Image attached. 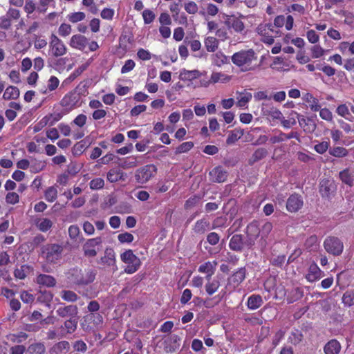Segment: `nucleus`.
<instances>
[{
  "instance_id": "nucleus-1",
  "label": "nucleus",
  "mask_w": 354,
  "mask_h": 354,
  "mask_svg": "<svg viewBox=\"0 0 354 354\" xmlns=\"http://www.w3.org/2000/svg\"><path fill=\"white\" fill-rule=\"evenodd\" d=\"M257 59V55L254 50H241L235 53L232 56V62L243 72L254 71L256 64H254Z\"/></svg>"
},
{
  "instance_id": "nucleus-2",
  "label": "nucleus",
  "mask_w": 354,
  "mask_h": 354,
  "mask_svg": "<svg viewBox=\"0 0 354 354\" xmlns=\"http://www.w3.org/2000/svg\"><path fill=\"white\" fill-rule=\"evenodd\" d=\"M96 276V272L92 269L84 270L79 268H73L67 273L68 279L77 285H87L92 283Z\"/></svg>"
},
{
  "instance_id": "nucleus-3",
  "label": "nucleus",
  "mask_w": 354,
  "mask_h": 354,
  "mask_svg": "<svg viewBox=\"0 0 354 354\" xmlns=\"http://www.w3.org/2000/svg\"><path fill=\"white\" fill-rule=\"evenodd\" d=\"M41 256L48 264H57L60 262L64 248L62 245L50 243L42 246Z\"/></svg>"
},
{
  "instance_id": "nucleus-4",
  "label": "nucleus",
  "mask_w": 354,
  "mask_h": 354,
  "mask_svg": "<svg viewBox=\"0 0 354 354\" xmlns=\"http://www.w3.org/2000/svg\"><path fill=\"white\" fill-rule=\"evenodd\" d=\"M68 48L64 42L55 34L50 35L48 53L54 57H59L67 53Z\"/></svg>"
},
{
  "instance_id": "nucleus-5",
  "label": "nucleus",
  "mask_w": 354,
  "mask_h": 354,
  "mask_svg": "<svg viewBox=\"0 0 354 354\" xmlns=\"http://www.w3.org/2000/svg\"><path fill=\"white\" fill-rule=\"evenodd\" d=\"M121 261L127 264L124 272L127 274L136 272L140 267L141 261L131 250H127L120 254Z\"/></svg>"
},
{
  "instance_id": "nucleus-6",
  "label": "nucleus",
  "mask_w": 354,
  "mask_h": 354,
  "mask_svg": "<svg viewBox=\"0 0 354 354\" xmlns=\"http://www.w3.org/2000/svg\"><path fill=\"white\" fill-rule=\"evenodd\" d=\"M157 173V167L149 164L138 169L135 172V179L138 184H145L153 178Z\"/></svg>"
},
{
  "instance_id": "nucleus-7",
  "label": "nucleus",
  "mask_w": 354,
  "mask_h": 354,
  "mask_svg": "<svg viewBox=\"0 0 354 354\" xmlns=\"http://www.w3.org/2000/svg\"><path fill=\"white\" fill-rule=\"evenodd\" d=\"M257 33L261 37V40L267 44L274 43L273 34H278L279 31L274 29L271 24H261L256 28Z\"/></svg>"
},
{
  "instance_id": "nucleus-8",
  "label": "nucleus",
  "mask_w": 354,
  "mask_h": 354,
  "mask_svg": "<svg viewBox=\"0 0 354 354\" xmlns=\"http://www.w3.org/2000/svg\"><path fill=\"white\" fill-rule=\"evenodd\" d=\"M97 263L104 268L110 269L113 272L117 271L115 252L113 249L111 248H106L104 255L97 261Z\"/></svg>"
},
{
  "instance_id": "nucleus-9",
  "label": "nucleus",
  "mask_w": 354,
  "mask_h": 354,
  "mask_svg": "<svg viewBox=\"0 0 354 354\" xmlns=\"http://www.w3.org/2000/svg\"><path fill=\"white\" fill-rule=\"evenodd\" d=\"M102 243L101 237L88 239L83 245L84 254L88 257H94L100 250Z\"/></svg>"
},
{
  "instance_id": "nucleus-10",
  "label": "nucleus",
  "mask_w": 354,
  "mask_h": 354,
  "mask_svg": "<svg viewBox=\"0 0 354 354\" xmlns=\"http://www.w3.org/2000/svg\"><path fill=\"white\" fill-rule=\"evenodd\" d=\"M325 250L333 255H339L344 248L342 242L336 237L330 236L324 243Z\"/></svg>"
},
{
  "instance_id": "nucleus-11",
  "label": "nucleus",
  "mask_w": 354,
  "mask_h": 354,
  "mask_svg": "<svg viewBox=\"0 0 354 354\" xmlns=\"http://www.w3.org/2000/svg\"><path fill=\"white\" fill-rule=\"evenodd\" d=\"M80 98L76 92H70L62 99L60 104L66 112H69L79 106Z\"/></svg>"
},
{
  "instance_id": "nucleus-12",
  "label": "nucleus",
  "mask_w": 354,
  "mask_h": 354,
  "mask_svg": "<svg viewBox=\"0 0 354 354\" xmlns=\"http://www.w3.org/2000/svg\"><path fill=\"white\" fill-rule=\"evenodd\" d=\"M259 236H261V234L258 223L253 221L247 227V240L245 241V245L248 248H251L255 245V241Z\"/></svg>"
},
{
  "instance_id": "nucleus-13",
  "label": "nucleus",
  "mask_w": 354,
  "mask_h": 354,
  "mask_svg": "<svg viewBox=\"0 0 354 354\" xmlns=\"http://www.w3.org/2000/svg\"><path fill=\"white\" fill-rule=\"evenodd\" d=\"M224 24L228 28H232L237 33H242L245 30V24L240 17L235 15H225Z\"/></svg>"
},
{
  "instance_id": "nucleus-14",
  "label": "nucleus",
  "mask_w": 354,
  "mask_h": 354,
  "mask_svg": "<svg viewBox=\"0 0 354 354\" xmlns=\"http://www.w3.org/2000/svg\"><path fill=\"white\" fill-rule=\"evenodd\" d=\"M303 203V200L301 196L292 194L287 200V210L290 212H296L301 208Z\"/></svg>"
},
{
  "instance_id": "nucleus-15",
  "label": "nucleus",
  "mask_w": 354,
  "mask_h": 354,
  "mask_svg": "<svg viewBox=\"0 0 354 354\" xmlns=\"http://www.w3.org/2000/svg\"><path fill=\"white\" fill-rule=\"evenodd\" d=\"M87 44V38L85 36L80 34L73 35L69 41V45L71 48L82 51L85 49Z\"/></svg>"
},
{
  "instance_id": "nucleus-16",
  "label": "nucleus",
  "mask_w": 354,
  "mask_h": 354,
  "mask_svg": "<svg viewBox=\"0 0 354 354\" xmlns=\"http://www.w3.org/2000/svg\"><path fill=\"white\" fill-rule=\"evenodd\" d=\"M127 178V174L118 167L111 169L106 174V179L110 183L124 181Z\"/></svg>"
},
{
  "instance_id": "nucleus-17",
  "label": "nucleus",
  "mask_w": 354,
  "mask_h": 354,
  "mask_svg": "<svg viewBox=\"0 0 354 354\" xmlns=\"http://www.w3.org/2000/svg\"><path fill=\"white\" fill-rule=\"evenodd\" d=\"M218 263L216 261H207L198 267V272L206 274V279L209 280L214 274Z\"/></svg>"
},
{
  "instance_id": "nucleus-18",
  "label": "nucleus",
  "mask_w": 354,
  "mask_h": 354,
  "mask_svg": "<svg viewBox=\"0 0 354 354\" xmlns=\"http://www.w3.org/2000/svg\"><path fill=\"white\" fill-rule=\"evenodd\" d=\"M322 272L318 266L313 263L310 265L308 273L306 274V279L309 282H314L322 277Z\"/></svg>"
},
{
  "instance_id": "nucleus-19",
  "label": "nucleus",
  "mask_w": 354,
  "mask_h": 354,
  "mask_svg": "<svg viewBox=\"0 0 354 354\" xmlns=\"http://www.w3.org/2000/svg\"><path fill=\"white\" fill-rule=\"evenodd\" d=\"M180 339L177 335L169 336L165 341L166 346L165 349L167 352H174L179 348Z\"/></svg>"
},
{
  "instance_id": "nucleus-20",
  "label": "nucleus",
  "mask_w": 354,
  "mask_h": 354,
  "mask_svg": "<svg viewBox=\"0 0 354 354\" xmlns=\"http://www.w3.org/2000/svg\"><path fill=\"white\" fill-rule=\"evenodd\" d=\"M335 190L334 183L328 179H324L320 183V193L323 196L328 197Z\"/></svg>"
},
{
  "instance_id": "nucleus-21",
  "label": "nucleus",
  "mask_w": 354,
  "mask_h": 354,
  "mask_svg": "<svg viewBox=\"0 0 354 354\" xmlns=\"http://www.w3.org/2000/svg\"><path fill=\"white\" fill-rule=\"evenodd\" d=\"M209 175L211 180L216 183H223L227 178V172L220 167L213 169Z\"/></svg>"
},
{
  "instance_id": "nucleus-22",
  "label": "nucleus",
  "mask_w": 354,
  "mask_h": 354,
  "mask_svg": "<svg viewBox=\"0 0 354 354\" xmlns=\"http://www.w3.org/2000/svg\"><path fill=\"white\" fill-rule=\"evenodd\" d=\"M57 313L62 317H75L77 315V307L75 305L60 307L57 310Z\"/></svg>"
},
{
  "instance_id": "nucleus-23",
  "label": "nucleus",
  "mask_w": 354,
  "mask_h": 354,
  "mask_svg": "<svg viewBox=\"0 0 354 354\" xmlns=\"http://www.w3.org/2000/svg\"><path fill=\"white\" fill-rule=\"evenodd\" d=\"M272 230V224L270 222H266L263 224V225L261 227V230H260V234H261V239L258 242L259 247L262 249L266 245V239L268 236V234L270 233V232Z\"/></svg>"
},
{
  "instance_id": "nucleus-24",
  "label": "nucleus",
  "mask_w": 354,
  "mask_h": 354,
  "mask_svg": "<svg viewBox=\"0 0 354 354\" xmlns=\"http://www.w3.org/2000/svg\"><path fill=\"white\" fill-rule=\"evenodd\" d=\"M244 245H245V242H243L242 235L241 234L232 236L229 243L230 248L236 252H241Z\"/></svg>"
},
{
  "instance_id": "nucleus-25",
  "label": "nucleus",
  "mask_w": 354,
  "mask_h": 354,
  "mask_svg": "<svg viewBox=\"0 0 354 354\" xmlns=\"http://www.w3.org/2000/svg\"><path fill=\"white\" fill-rule=\"evenodd\" d=\"M201 75V73L198 70L188 71L183 68L180 71L179 77L183 81H192Z\"/></svg>"
},
{
  "instance_id": "nucleus-26",
  "label": "nucleus",
  "mask_w": 354,
  "mask_h": 354,
  "mask_svg": "<svg viewBox=\"0 0 354 354\" xmlns=\"http://www.w3.org/2000/svg\"><path fill=\"white\" fill-rule=\"evenodd\" d=\"M341 350V345L336 339L329 341L324 346L325 354H339Z\"/></svg>"
},
{
  "instance_id": "nucleus-27",
  "label": "nucleus",
  "mask_w": 354,
  "mask_h": 354,
  "mask_svg": "<svg viewBox=\"0 0 354 354\" xmlns=\"http://www.w3.org/2000/svg\"><path fill=\"white\" fill-rule=\"evenodd\" d=\"M37 283L47 287H53L56 284V280L53 276L41 274L37 277Z\"/></svg>"
},
{
  "instance_id": "nucleus-28",
  "label": "nucleus",
  "mask_w": 354,
  "mask_h": 354,
  "mask_svg": "<svg viewBox=\"0 0 354 354\" xmlns=\"http://www.w3.org/2000/svg\"><path fill=\"white\" fill-rule=\"evenodd\" d=\"M304 100L308 103L309 107L313 111H318L321 106L319 100L315 97L312 94L307 93L303 97Z\"/></svg>"
},
{
  "instance_id": "nucleus-29",
  "label": "nucleus",
  "mask_w": 354,
  "mask_h": 354,
  "mask_svg": "<svg viewBox=\"0 0 354 354\" xmlns=\"http://www.w3.org/2000/svg\"><path fill=\"white\" fill-rule=\"evenodd\" d=\"M252 97V93L246 91L236 92L237 106L240 107L245 106L251 100Z\"/></svg>"
},
{
  "instance_id": "nucleus-30",
  "label": "nucleus",
  "mask_w": 354,
  "mask_h": 354,
  "mask_svg": "<svg viewBox=\"0 0 354 354\" xmlns=\"http://www.w3.org/2000/svg\"><path fill=\"white\" fill-rule=\"evenodd\" d=\"M263 304L262 297L259 295H252L248 299V307L250 310L259 308Z\"/></svg>"
},
{
  "instance_id": "nucleus-31",
  "label": "nucleus",
  "mask_w": 354,
  "mask_h": 354,
  "mask_svg": "<svg viewBox=\"0 0 354 354\" xmlns=\"http://www.w3.org/2000/svg\"><path fill=\"white\" fill-rule=\"evenodd\" d=\"M339 176L342 183L351 187L353 185V171L348 169H345L340 171Z\"/></svg>"
},
{
  "instance_id": "nucleus-32",
  "label": "nucleus",
  "mask_w": 354,
  "mask_h": 354,
  "mask_svg": "<svg viewBox=\"0 0 354 354\" xmlns=\"http://www.w3.org/2000/svg\"><path fill=\"white\" fill-rule=\"evenodd\" d=\"M243 134L244 131L241 129H236L233 131H231L228 134L226 143L227 145H232L235 143L243 136Z\"/></svg>"
},
{
  "instance_id": "nucleus-33",
  "label": "nucleus",
  "mask_w": 354,
  "mask_h": 354,
  "mask_svg": "<svg viewBox=\"0 0 354 354\" xmlns=\"http://www.w3.org/2000/svg\"><path fill=\"white\" fill-rule=\"evenodd\" d=\"M231 80V77L223 73H218V72H214L212 73L211 75V78L209 82L211 83H226L229 82Z\"/></svg>"
},
{
  "instance_id": "nucleus-34",
  "label": "nucleus",
  "mask_w": 354,
  "mask_h": 354,
  "mask_svg": "<svg viewBox=\"0 0 354 354\" xmlns=\"http://www.w3.org/2000/svg\"><path fill=\"white\" fill-rule=\"evenodd\" d=\"M19 90L16 86H10L5 90L3 97L6 100H14L19 96Z\"/></svg>"
},
{
  "instance_id": "nucleus-35",
  "label": "nucleus",
  "mask_w": 354,
  "mask_h": 354,
  "mask_svg": "<svg viewBox=\"0 0 354 354\" xmlns=\"http://www.w3.org/2000/svg\"><path fill=\"white\" fill-rule=\"evenodd\" d=\"M52 221L47 218H39L36 221V226L41 232H46L52 227Z\"/></svg>"
},
{
  "instance_id": "nucleus-36",
  "label": "nucleus",
  "mask_w": 354,
  "mask_h": 354,
  "mask_svg": "<svg viewBox=\"0 0 354 354\" xmlns=\"http://www.w3.org/2000/svg\"><path fill=\"white\" fill-rule=\"evenodd\" d=\"M46 164L44 161L32 159L30 161V171H31V172L35 173V174L38 173V172L44 170V168L46 167Z\"/></svg>"
},
{
  "instance_id": "nucleus-37",
  "label": "nucleus",
  "mask_w": 354,
  "mask_h": 354,
  "mask_svg": "<svg viewBox=\"0 0 354 354\" xmlns=\"http://www.w3.org/2000/svg\"><path fill=\"white\" fill-rule=\"evenodd\" d=\"M62 299L67 302H75L77 300V295L72 290H64L60 292Z\"/></svg>"
},
{
  "instance_id": "nucleus-38",
  "label": "nucleus",
  "mask_w": 354,
  "mask_h": 354,
  "mask_svg": "<svg viewBox=\"0 0 354 354\" xmlns=\"http://www.w3.org/2000/svg\"><path fill=\"white\" fill-rule=\"evenodd\" d=\"M219 287L220 282L218 280L210 281L209 279L205 284V290L209 295H212L218 290Z\"/></svg>"
},
{
  "instance_id": "nucleus-39",
  "label": "nucleus",
  "mask_w": 354,
  "mask_h": 354,
  "mask_svg": "<svg viewBox=\"0 0 354 354\" xmlns=\"http://www.w3.org/2000/svg\"><path fill=\"white\" fill-rule=\"evenodd\" d=\"M205 46L208 52H214L218 48V41L214 37H207L205 40Z\"/></svg>"
},
{
  "instance_id": "nucleus-40",
  "label": "nucleus",
  "mask_w": 354,
  "mask_h": 354,
  "mask_svg": "<svg viewBox=\"0 0 354 354\" xmlns=\"http://www.w3.org/2000/svg\"><path fill=\"white\" fill-rule=\"evenodd\" d=\"M69 348H70L69 343L66 341H62V342H60L57 343V344H55L52 348V351L53 353H55V354H59V353H65L69 350Z\"/></svg>"
},
{
  "instance_id": "nucleus-41",
  "label": "nucleus",
  "mask_w": 354,
  "mask_h": 354,
  "mask_svg": "<svg viewBox=\"0 0 354 354\" xmlns=\"http://www.w3.org/2000/svg\"><path fill=\"white\" fill-rule=\"evenodd\" d=\"M209 229V223L205 219L198 221L194 225V232L198 234H203Z\"/></svg>"
},
{
  "instance_id": "nucleus-42",
  "label": "nucleus",
  "mask_w": 354,
  "mask_h": 354,
  "mask_svg": "<svg viewBox=\"0 0 354 354\" xmlns=\"http://www.w3.org/2000/svg\"><path fill=\"white\" fill-rule=\"evenodd\" d=\"M329 153L336 158H344L348 156V150L342 147H335L329 149Z\"/></svg>"
},
{
  "instance_id": "nucleus-43",
  "label": "nucleus",
  "mask_w": 354,
  "mask_h": 354,
  "mask_svg": "<svg viewBox=\"0 0 354 354\" xmlns=\"http://www.w3.org/2000/svg\"><path fill=\"white\" fill-rule=\"evenodd\" d=\"M59 84V80L55 76H51L48 80L47 88L42 91L43 93H47L48 91H53L55 90Z\"/></svg>"
},
{
  "instance_id": "nucleus-44",
  "label": "nucleus",
  "mask_w": 354,
  "mask_h": 354,
  "mask_svg": "<svg viewBox=\"0 0 354 354\" xmlns=\"http://www.w3.org/2000/svg\"><path fill=\"white\" fill-rule=\"evenodd\" d=\"M342 303L346 306L354 305V290H347L342 296Z\"/></svg>"
},
{
  "instance_id": "nucleus-45",
  "label": "nucleus",
  "mask_w": 354,
  "mask_h": 354,
  "mask_svg": "<svg viewBox=\"0 0 354 354\" xmlns=\"http://www.w3.org/2000/svg\"><path fill=\"white\" fill-rule=\"evenodd\" d=\"M138 165V161L136 157L131 156L128 157L123 160L121 163V167L123 169H127L136 167Z\"/></svg>"
},
{
  "instance_id": "nucleus-46",
  "label": "nucleus",
  "mask_w": 354,
  "mask_h": 354,
  "mask_svg": "<svg viewBox=\"0 0 354 354\" xmlns=\"http://www.w3.org/2000/svg\"><path fill=\"white\" fill-rule=\"evenodd\" d=\"M86 17V15L83 12H75L70 13L67 15V19L71 23L75 24L83 21Z\"/></svg>"
},
{
  "instance_id": "nucleus-47",
  "label": "nucleus",
  "mask_w": 354,
  "mask_h": 354,
  "mask_svg": "<svg viewBox=\"0 0 354 354\" xmlns=\"http://www.w3.org/2000/svg\"><path fill=\"white\" fill-rule=\"evenodd\" d=\"M302 339L303 335L299 330H292L289 336V342L294 345H297Z\"/></svg>"
},
{
  "instance_id": "nucleus-48",
  "label": "nucleus",
  "mask_w": 354,
  "mask_h": 354,
  "mask_svg": "<svg viewBox=\"0 0 354 354\" xmlns=\"http://www.w3.org/2000/svg\"><path fill=\"white\" fill-rule=\"evenodd\" d=\"M45 198L48 202H53L57 197V189L55 187H49L45 192Z\"/></svg>"
},
{
  "instance_id": "nucleus-49",
  "label": "nucleus",
  "mask_w": 354,
  "mask_h": 354,
  "mask_svg": "<svg viewBox=\"0 0 354 354\" xmlns=\"http://www.w3.org/2000/svg\"><path fill=\"white\" fill-rule=\"evenodd\" d=\"M44 351L45 347L42 344H35L28 348L27 354H43Z\"/></svg>"
},
{
  "instance_id": "nucleus-50",
  "label": "nucleus",
  "mask_w": 354,
  "mask_h": 354,
  "mask_svg": "<svg viewBox=\"0 0 354 354\" xmlns=\"http://www.w3.org/2000/svg\"><path fill=\"white\" fill-rule=\"evenodd\" d=\"M72 31V27L68 24L63 23L58 28V34L62 37H66Z\"/></svg>"
},
{
  "instance_id": "nucleus-51",
  "label": "nucleus",
  "mask_w": 354,
  "mask_h": 354,
  "mask_svg": "<svg viewBox=\"0 0 354 354\" xmlns=\"http://www.w3.org/2000/svg\"><path fill=\"white\" fill-rule=\"evenodd\" d=\"M263 114L265 115H268L272 119H277V120H281L282 118V113L281 112L276 109V108H271L270 110L263 111Z\"/></svg>"
},
{
  "instance_id": "nucleus-52",
  "label": "nucleus",
  "mask_w": 354,
  "mask_h": 354,
  "mask_svg": "<svg viewBox=\"0 0 354 354\" xmlns=\"http://www.w3.org/2000/svg\"><path fill=\"white\" fill-rule=\"evenodd\" d=\"M142 17L145 24H149L153 21L156 18L155 13L149 9H146L142 12Z\"/></svg>"
},
{
  "instance_id": "nucleus-53",
  "label": "nucleus",
  "mask_w": 354,
  "mask_h": 354,
  "mask_svg": "<svg viewBox=\"0 0 354 354\" xmlns=\"http://www.w3.org/2000/svg\"><path fill=\"white\" fill-rule=\"evenodd\" d=\"M245 278V270L241 268L239 270L236 272L232 277V280L236 284L241 283Z\"/></svg>"
},
{
  "instance_id": "nucleus-54",
  "label": "nucleus",
  "mask_w": 354,
  "mask_h": 354,
  "mask_svg": "<svg viewBox=\"0 0 354 354\" xmlns=\"http://www.w3.org/2000/svg\"><path fill=\"white\" fill-rule=\"evenodd\" d=\"M268 154V151L264 148H259L257 149L252 156V160L253 162L259 161L263 158H265Z\"/></svg>"
},
{
  "instance_id": "nucleus-55",
  "label": "nucleus",
  "mask_w": 354,
  "mask_h": 354,
  "mask_svg": "<svg viewBox=\"0 0 354 354\" xmlns=\"http://www.w3.org/2000/svg\"><path fill=\"white\" fill-rule=\"evenodd\" d=\"M6 15L12 21H17L21 17V12L19 10L10 8H8Z\"/></svg>"
},
{
  "instance_id": "nucleus-56",
  "label": "nucleus",
  "mask_w": 354,
  "mask_h": 354,
  "mask_svg": "<svg viewBox=\"0 0 354 354\" xmlns=\"http://www.w3.org/2000/svg\"><path fill=\"white\" fill-rule=\"evenodd\" d=\"M77 321L74 317L71 318L70 319L66 321L64 323V326L68 333H73L77 328Z\"/></svg>"
},
{
  "instance_id": "nucleus-57",
  "label": "nucleus",
  "mask_w": 354,
  "mask_h": 354,
  "mask_svg": "<svg viewBox=\"0 0 354 354\" xmlns=\"http://www.w3.org/2000/svg\"><path fill=\"white\" fill-rule=\"evenodd\" d=\"M310 51L313 58H319L322 57L326 52V50L319 45H315L312 46Z\"/></svg>"
},
{
  "instance_id": "nucleus-58",
  "label": "nucleus",
  "mask_w": 354,
  "mask_h": 354,
  "mask_svg": "<svg viewBox=\"0 0 354 354\" xmlns=\"http://www.w3.org/2000/svg\"><path fill=\"white\" fill-rule=\"evenodd\" d=\"M50 117H44L39 122H37L33 127L34 132L41 131L44 127L50 125Z\"/></svg>"
},
{
  "instance_id": "nucleus-59",
  "label": "nucleus",
  "mask_w": 354,
  "mask_h": 354,
  "mask_svg": "<svg viewBox=\"0 0 354 354\" xmlns=\"http://www.w3.org/2000/svg\"><path fill=\"white\" fill-rule=\"evenodd\" d=\"M330 146V143L328 141H322L315 145L314 147V149L319 154L324 153Z\"/></svg>"
},
{
  "instance_id": "nucleus-60",
  "label": "nucleus",
  "mask_w": 354,
  "mask_h": 354,
  "mask_svg": "<svg viewBox=\"0 0 354 354\" xmlns=\"http://www.w3.org/2000/svg\"><path fill=\"white\" fill-rule=\"evenodd\" d=\"M104 180L102 178H96L91 180L89 183L91 189H99L104 187Z\"/></svg>"
},
{
  "instance_id": "nucleus-61",
  "label": "nucleus",
  "mask_w": 354,
  "mask_h": 354,
  "mask_svg": "<svg viewBox=\"0 0 354 354\" xmlns=\"http://www.w3.org/2000/svg\"><path fill=\"white\" fill-rule=\"evenodd\" d=\"M194 147L192 142H185L179 145L176 149L177 153H185L189 151Z\"/></svg>"
},
{
  "instance_id": "nucleus-62",
  "label": "nucleus",
  "mask_w": 354,
  "mask_h": 354,
  "mask_svg": "<svg viewBox=\"0 0 354 354\" xmlns=\"http://www.w3.org/2000/svg\"><path fill=\"white\" fill-rule=\"evenodd\" d=\"M185 10L189 14L194 15L198 12V7L194 1H190L185 4Z\"/></svg>"
},
{
  "instance_id": "nucleus-63",
  "label": "nucleus",
  "mask_w": 354,
  "mask_h": 354,
  "mask_svg": "<svg viewBox=\"0 0 354 354\" xmlns=\"http://www.w3.org/2000/svg\"><path fill=\"white\" fill-rule=\"evenodd\" d=\"M118 239L121 243H131L133 241L134 237L131 233L124 232L118 234Z\"/></svg>"
},
{
  "instance_id": "nucleus-64",
  "label": "nucleus",
  "mask_w": 354,
  "mask_h": 354,
  "mask_svg": "<svg viewBox=\"0 0 354 354\" xmlns=\"http://www.w3.org/2000/svg\"><path fill=\"white\" fill-rule=\"evenodd\" d=\"M12 21L5 15L0 17V28L8 30L12 26Z\"/></svg>"
}]
</instances>
